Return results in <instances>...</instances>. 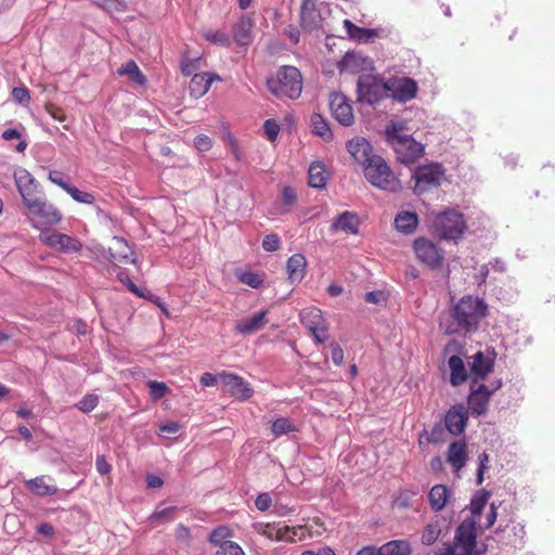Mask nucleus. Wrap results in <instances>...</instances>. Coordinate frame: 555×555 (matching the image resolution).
<instances>
[{"mask_svg": "<svg viewBox=\"0 0 555 555\" xmlns=\"http://www.w3.org/2000/svg\"><path fill=\"white\" fill-rule=\"evenodd\" d=\"M366 180L375 188L396 193L402 189L401 182L386 160L376 155L363 168Z\"/></svg>", "mask_w": 555, "mask_h": 555, "instance_id": "nucleus-4", "label": "nucleus"}, {"mask_svg": "<svg viewBox=\"0 0 555 555\" xmlns=\"http://www.w3.org/2000/svg\"><path fill=\"white\" fill-rule=\"evenodd\" d=\"M415 492L403 490L400 491L399 495L395 500V505L400 508H408L411 506V499L415 495Z\"/></svg>", "mask_w": 555, "mask_h": 555, "instance_id": "nucleus-53", "label": "nucleus"}, {"mask_svg": "<svg viewBox=\"0 0 555 555\" xmlns=\"http://www.w3.org/2000/svg\"><path fill=\"white\" fill-rule=\"evenodd\" d=\"M359 217L357 214L351 211H345L340 214L337 219L333 222L332 227L334 230H340L346 233L357 234L359 232Z\"/></svg>", "mask_w": 555, "mask_h": 555, "instance_id": "nucleus-31", "label": "nucleus"}, {"mask_svg": "<svg viewBox=\"0 0 555 555\" xmlns=\"http://www.w3.org/2000/svg\"><path fill=\"white\" fill-rule=\"evenodd\" d=\"M254 21L248 16H242L232 27L233 40L238 46H248L253 42Z\"/></svg>", "mask_w": 555, "mask_h": 555, "instance_id": "nucleus-24", "label": "nucleus"}, {"mask_svg": "<svg viewBox=\"0 0 555 555\" xmlns=\"http://www.w3.org/2000/svg\"><path fill=\"white\" fill-rule=\"evenodd\" d=\"M358 100L375 104L387 95L386 80L373 76H361L358 79Z\"/></svg>", "mask_w": 555, "mask_h": 555, "instance_id": "nucleus-9", "label": "nucleus"}, {"mask_svg": "<svg viewBox=\"0 0 555 555\" xmlns=\"http://www.w3.org/2000/svg\"><path fill=\"white\" fill-rule=\"evenodd\" d=\"M109 261L112 263H135L134 251L127 241L120 236H114L108 247Z\"/></svg>", "mask_w": 555, "mask_h": 555, "instance_id": "nucleus-18", "label": "nucleus"}, {"mask_svg": "<svg viewBox=\"0 0 555 555\" xmlns=\"http://www.w3.org/2000/svg\"><path fill=\"white\" fill-rule=\"evenodd\" d=\"M46 112L54 119V120H57V121H65L66 120V115L63 111V108L56 106L55 104L53 103H47L46 106Z\"/></svg>", "mask_w": 555, "mask_h": 555, "instance_id": "nucleus-55", "label": "nucleus"}, {"mask_svg": "<svg viewBox=\"0 0 555 555\" xmlns=\"http://www.w3.org/2000/svg\"><path fill=\"white\" fill-rule=\"evenodd\" d=\"M468 459L467 444L464 440H457L450 443L447 451V462L454 472H460Z\"/></svg>", "mask_w": 555, "mask_h": 555, "instance_id": "nucleus-23", "label": "nucleus"}, {"mask_svg": "<svg viewBox=\"0 0 555 555\" xmlns=\"http://www.w3.org/2000/svg\"><path fill=\"white\" fill-rule=\"evenodd\" d=\"M262 248L266 251H276L281 248V241L276 234H268L262 240Z\"/></svg>", "mask_w": 555, "mask_h": 555, "instance_id": "nucleus-51", "label": "nucleus"}, {"mask_svg": "<svg viewBox=\"0 0 555 555\" xmlns=\"http://www.w3.org/2000/svg\"><path fill=\"white\" fill-rule=\"evenodd\" d=\"M395 228L403 234H412L418 224V217L415 212L400 211L395 218Z\"/></svg>", "mask_w": 555, "mask_h": 555, "instance_id": "nucleus-32", "label": "nucleus"}, {"mask_svg": "<svg viewBox=\"0 0 555 555\" xmlns=\"http://www.w3.org/2000/svg\"><path fill=\"white\" fill-rule=\"evenodd\" d=\"M479 466L477 469V485H481L483 481V474L487 468V463L489 461V455L486 452H482L479 457Z\"/></svg>", "mask_w": 555, "mask_h": 555, "instance_id": "nucleus-61", "label": "nucleus"}, {"mask_svg": "<svg viewBox=\"0 0 555 555\" xmlns=\"http://www.w3.org/2000/svg\"><path fill=\"white\" fill-rule=\"evenodd\" d=\"M340 74H359L373 69V62L370 57L360 52H347L337 63Z\"/></svg>", "mask_w": 555, "mask_h": 555, "instance_id": "nucleus-14", "label": "nucleus"}, {"mask_svg": "<svg viewBox=\"0 0 555 555\" xmlns=\"http://www.w3.org/2000/svg\"><path fill=\"white\" fill-rule=\"evenodd\" d=\"M451 371L450 383L453 386H460L467 379V372L464 361L459 356H451L448 361Z\"/></svg>", "mask_w": 555, "mask_h": 555, "instance_id": "nucleus-34", "label": "nucleus"}, {"mask_svg": "<svg viewBox=\"0 0 555 555\" xmlns=\"http://www.w3.org/2000/svg\"><path fill=\"white\" fill-rule=\"evenodd\" d=\"M147 387L150 388L151 397L154 400H159L169 391L168 386L163 382L149 380Z\"/></svg>", "mask_w": 555, "mask_h": 555, "instance_id": "nucleus-46", "label": "nucleus"}, {"mask_svg": "<svg viewBox=\"0 0 555 555\" xmlns=\"http://www.w3.org/2000/svg\"><path fill=\"white\" fill-rule=\"evenodd\" d=\"M99 403V397L93 393H87L81 398V400L77 403V408L83 412L89 413L95 409Z\"/></svg>", "mask_w": 555, "mask_h": 555, "instance_id": "nucleus-45", "label": "nucleus"}, {"mask_svg": "<svg viewBox=\"0 0 555 555\" xmlns=\"http://www.w3.org/2000/svg\"><path fill=\"white\" fill-rule=\"evenodd\" d=\"M495 354L483 353L482 351L476 352L470 359L469 369L473 376V382L477 383L478 379H483L494 366Z\"/></svg>", "mask_w": 555, "mask_h": 555, "instance_id": "nucleus-20", "label": "nucleus"}, {"mask_svg": "<svg viewBox=\"0 0 555 555\" xmlns=\"http://www.w3.org/2000/svg\"><path fill=\"white\" fill-rule=\"evenodd\" d=\"M282 197H283L284 205L292 206L295 204V202L297 199V194L293 188L285 186L283 189Z\"/></svg>", "mask_w": 555, "mask_h": 555, "instance_id": "nucleus-63", "label": "nucleus"}, {"mask_svg": "<svg viewBox=\"0 0 555 555\" xmlns=\"http://www.w3.org/2000/svg\"><path fill=\"white\" fill-rule=\"evenodd\" d=\"M233 535L232 530L228 526H219L215 528L209 534V542L221 550L224 544H236V542L230 541L229 539Z\"/></svg>", "mask_w": 555, "mask_h": 555, "instance_id": "nucleus-39", "label": "nucleus"}, {"mask_svg": "<svg viewBox=\"0 0 555 555\" xmlns=\"http://www.w3.org/2000/svg\"><path fill=\"white\" fill-rule=\"evenodd\" d=\"M347 150L354 162L363 166V168L374 156L372 154L371 144L364 138H353L349 140L347 143Z\"/></svg>", "mask_w": 555, "mask_h": 555, "instance_id": "nucleus-21", "label": "nucleus"}, {"mask_svg": "<svg viewBox=\"0 0 555 555\" xmlns=\"http://www.w3.org/2000/svg\"><path fill=\"white\" fill-rule=\"evenodd\" d=\"M117 73L119 76H129V78L140 85L144 86L146 83V77L145 75L140 70L137 63L132 60L128 61L127 63L122 64L118 69Z\"/></svg>", "mask_w": 555, "mask_h": 555, "instance_id": "nucleus-36", "label": "nucleus"}, {"mask_svg": "<svg viewBox=\"0 0 555 555\" xmlns=\"http://www.w3.org/2000/svg\"><path fill=\"white\" fill-rule=\"evenodd\" d=\"M267 314L268 311L262 310L258 313H255L250 318L240 321L235 325L236 333L242 335H250L261 331L268 323Z\"/></svg>", "mask_w": 555, "mask_h": 555, "instance_id": "nucleus-26", "label": "nucleus"}, {"mask_svg": "<svg viewBox=\"0 0 555 555\" xmlns=\"http://www.w3.org/2000/svg\"><path fill=\"white\" fill-rule=\"evenodd\" d=\"M442 435H443V429L440 425H436L431 431H430V435H429V438H428V441L430 443H434V444H439L442 442Z\"/></svg>", "mask_w": 555, "mask_h": 555, "instance_id": "nucleus-64", "label": "nucleus"}, {"mask_svg": "<svg viewBox=\"0 0 555 555\" xmlns=\"http://www.w3.org/2000/svg\"><path fill=\"white\" fill-rule=\"evenodd\" d=\"M194 146L199 152L209 151L211 149V146H212V140L208 135H206V134H198L194 139Z\"/></svg>", "mask_w": 555, "mask_h": 555, "instance_id": "nucleus-56", "label": "nucleus"}, {"mask_svg": "<svg viewBox=\"0 0 555 555\" xmlns=\"http://www.w3.org/2000/svg\"><path fill=\"white\" fill-rule=\"evenodd\" d=\"M442 177L443 170L438 164L418 167L413 175L415 180L414 192L423 194L433 188H437L440 185Z\"/></svg>", "mask_w": 555, "mask_h": 555, "instance_id": "nucleus-12", "label": "nucleus"}, {"mask_svg": "<svg viewBox=\"0 0 555 555\" xmlns=\"http://www.w3.org/2000/svg\"><path fill=\"white\" fill-rule=\"evenodd\" d=\"M47 479L52 480L47 476H39L33 479L26 480V488L37 496H50L57 493L59 488L55 485L47 482Z\"/></svg>", "mask_w": 555, "mask_h": 555, "instance_id": "nucleus-29", "label": "nucleus"}, {"mask_svg": "<svg viewBox=\"0 0 555 555\" xmlns=\"http://www.w3.org/2000/svg\"><path fill=\"white\" fill-rule=\"evenodd\" d=\"M411 545L404 540H393L379 547V555H411Z\"/></svg>", "mask_w": 555, "mask_h": 555, "instance_id": "nucleus-37", "label": "nucleus"}, {"mask_svg": "<svg viewBox=\"0 0 555 555\" xmlns=\"http://www.w3.org/2000/svg\"><path fill=\"white\" fill-rule=\"evenodd\" d=\"M501 387V383L490 390L486 385L480 384L477 388L472 389L470 395L468 396L467 403L473 414L481 415L485 414L488 410V404L490 401V397L493 391Z\"/></svg>", "mask_w": 555, "mask_h": 555, "instance_id": "nucleus-16", "label": "nucleus"}, {"mask_svg": "<svg viewBox=\"0 0 555 555\" xmlns=\"http://www.w3.org/2000/svg\"><path fill=\"white\" fill-rule=\"evenodd\" d=\"M330 108L333 117L344 126H351L354 121L352 106L340 92H334L330 98Z\"/></svg>", "mask_w": 555, "mask_h": 555, "instance_id": "nucleus-15", "label": "nucleus"}, {"mask_svg": "<svg viewBox=\"0 0 555 555\" xmlns=\"http://www.w3.org/2000/svg\"><path fill=\"white\" fill-rule=\"evenodd\" d=\"M12 98L18 104H28L30 102V93L25 87L13 88Z\"/></svg>", "mask_w": 555, "mask_h": 555, "instance_id": "nucleus-52", "label": "nucleus"}, {"mask_svg": "<svg viewBox=\"0 0 555 555\" xmlns=\"http://www.w3.org/2000/svg\"><path fill=\"white\" fill-rule=\"evenodd\" d=\"M312 132L323 138L324 140L332 139V131L326 120L320 114H313L311 116Z\"/></svg>", "mask_w": 555, "mask_h": 555, "instance_id": "nucleus-40", "label": "nucleus"}, {"mask_svg": "<svg viewBox=\"0 0 555 555\" xmlns=\"http://www.w3.org/2000/svg\"><path fill=\"white\" fill-rule=\"evenodd\" d=\"M62 189L70 195V197L78 202V203H82V204H88V205H91L94 203L95 198L93 196L92 193H89V192H85V191H81L79 190L78 188L76 186H65V185H62Z\"/></svg>", "mask_w": 555, "mask_h": 555, "instance_id": "nucleus-42", "label": "nucleus"}, {"mask_svg": "<svg viewBox=\"0 0 555 555\" xmlns=\"http://www.w3.org/2000/svg\"><path fill=\"white\" fill-rule=\"evenodd\" d=\"M95 467L99 474L107 475L112 470L111 464L106 461L104 455H99L95 461Z\"/></svg>", "mask_w": 555, "mask_h": 555, "instance_id": "nucleus-62", "label": "nucleus"}, {"mask_svg": "<svg viewBox=\"0 0 555 555\" xmlns=\"http://www.w3.org/2000/svg\"><path fill=\"white\" fill-rule=\"evenodd\" d=\"M468 413L463 404L453 405L444 416L447 430L454 436L461 435L467 425Z\"/></svg>", "mask_w": 555, "mask_h": 555, "instance_id": "nucleus-17", "label": "nucleus"}, {"mask_svg": "<svg viewBox=\"0 0 555 555\" xmlns=\"http://www.w3.org/2000/svg\"><path fill=\"white\" fill-rule=\"evenodd\" d=\"M403 124L388 126L386 137L397 155V159L402 164H413L423 156L424 146L411 135L402 133Z\"/></svg>", "mask_w": 555, "mask_h": 555, "instance_id": "nucleus-3", "label": "nucleus"}, {"mask_svg": "<svg viewBox=\"0 0 555 555\" xmlns=\"http://www.w3.org/2000/svg\"><path fill=\"white\" fill-rule=\"evenodd\" d=\"M288 280L292 283H299L307 272V259L302 254H294L286 263Z\"/></svg>", "mask_w": 555, "mask_h": 555, "instance_id": "nucleus-28", "label": "nucleus"}, {"mask_svg": "<svg viewBox=\"0 0 555 555\" xmlns=\"http://www.w3.org/2000/svg\"><path fill=\"white\" fill-rule=\"evenodd\" d=\"M238 280L253 288H258L263 283L262 278L258 273L251 271L241 273L238 275Z\"/></svg>", "mask_w": 555, "mask_h": 555, "instance_id": "nucleus-48", "label": "nucleus"}, {"mask_svg": "<svg viewBox=\"0 0 555 555\" xmlns=\"http://www.w3.org/2000/svg\"><path fill=\"white\" fill-rule=\"evenodd\" d=\"M331 357L336 365L344 363V350L337 343L331 344Z\"/></svg>", "mask_w": 555, "mask_h": 555, "instance_id": "nucleus-60", "label": "nucleus"}, {"mask_svg": "<svg viewBox=\"0 0 555 555\" xmlns=\"http://www.w3.org/2000/svg\"><path fill=\"white\" fill-rule=\"evenodd\" d=\"M299 319L317 344H323L328 339V324L319 308L308 307L302 309Z\"/></svg>", "mask_w": 555, "mask_h": 555, "instance_id": "nucleus-8", "label": "nucleus"}, {"mask_svg": "<svg viewBox=\"0 0 555 555\" xmlns=\"http://www.w3.org/2000/svg\"><path fill=\"white\" fill-rule=\"evenodd\" d=\"M204 38L212 44L228 48L231 44L228 34L220 30L208 29L203 34Z\"/></svg>", "mask_w": 555, "mask_h": 555, "instance_id": "nucleus-43", "label": "nucleus"}, {"mask_svg": "<svg viewBox=\"0 0 555 555\" xmlns=\"http://www.w3.org/2000/svg\"><path fill=\"white\" fill-rule=\"evenodd\" d=\"M268 88L276 96L298 99L302 91L301 74L294 66H283L275 78L268 80Z\"/></svg>", "mask_w": 555, "mask_h": 555, "instance_id": "nucleus-5", "label": "nucleus"}, {"mask_svg": "<svg viewBox=\"0 0 555 555\" xmlns=\"http://www.w3.org/2000/svg\"><path fill=\"white\" fill-rule=\"evenodd\" d=\"M216 555H245L243 548L236 544H224L221 550H217Z\"/></svg>", "mask_w": 555, "mask_h": 555, "instance_id": "nucleus-58", "label": "nucleus"}, {"mask_svg": "<svg viewBox=\"0 0 555 555\" xmlns=\"http://www.w3.org/2000/svg\"><path fill=\"white\" fill-rule=\"evenodd\" d=\"M214 80H220V77L208 73L194 74L189 86L190 94L195 99L203 96Z\"/></svg>", "mask_w": 555, "mask_h": 555, "instance_id": "nucleus-27", "label": "nucleus"}, {"mask_svg": "<svg viewBox=\"0 0 555 555\" xmlns=\"http://www.w3.org/2000/svg\"><path fill=\"white\" fill-rule=\"evenodd\" d=\"M417 259L430 269H439L444 259L443 250L434 242L425 237H418L413 244Z\"/></svg>", "mask_w": 555, "mask_h": 555, "instance_id": "nucleus-11", "label": "nucleus"}, {"mask_svg": "<svg viewBox=\"0 0 555 555\" xmlns=\"http://www.w3.org/2000/svg\"><path fill=\"white\" fill-rule=\"evenodd\" d=\"M322 21L315 0H302L300 4V26L307 31H312L321 27Z\"/></svg>", "mask_w": 555, "mask_h": 555, "instance_id": "nucleus-19", "label": "nucleus"}, {"mask_svg": "<svg viewBox=\"0 0 555 555\" xmlns=\"http://www.w3.org/2000/svg\"><path fill=\"white\" fill-rule=\"evenodd\" d=\"M201 67V57L191 59L186 53L183 55L180 69L184 76L193 75Z\"/></svg>", "mask_w": 555, "mask_h": 555, "instance_id": "nucleus-44", "label": "nucleus"}, {"mask_svg": "<svg viewBox=\"0 0 555 555\" xmlns=\"http://www.w3.org/2000/svg\"><path fill=\"white\" fill-rule=\"evenodd\" d=\"M487 310L482 299L464 296L450 311L441 313L439 327L448 335L476 332Z\"/></svg>", "mask_w": 555, "mask_h": 555, "instance_id": "nucleus-1", "label": "nucleus"}, {"mask_svg": "<svg viewBox=\"0 0 555 555\" xmlns=\"http://www.w3.org/2000/svg\"><path fill=\"white\" fill-rule=\"evenodd\" d=\"M449 496H450V491L447 488V486H444V485L434 486L428 493V501H429L430 507L435 512L442 511L448 503Z\"/></svg>", "mask_w": 555, "mask_h": 555, "instance_id": "nucleus-33", "label": "nucleus"}, {"mask_svg": "<svg viewBox=\"0 0 555 555\" xmlns=\"http://www.w3.org/2000/svg\"><path fill=\"white\" fill-rule=\"evenodd\" d=\"M271 504H272V500H271V496L269 495V493H260L256 498V501H255L256 507L261 512L268 511L270 508Z\"/></svg>", "mask_w": 555, "mask_h": 555, "instance_id": "nucleus-59", "label": "nucleus"}, {"mask_svg": "<svg viewBox=\"0 0 555 555\" xmlns=\"http://www.w3.org/2000/svg\"><path fill=\"white\" fill-rule=\"evenodd\" d=\"M271 431L274 437H280L297 431V428L289 418L279 417L272 423Z\"/></svg>", "mask_w": 555, "mask_h": 555, "instance_id": "nucleus-41", "label": "nucleus"}, {"mask_svg": "<svg viewBox=\"0 0 555 555\" xmlns=\"http://www.w3.org/2000/svg\"><path fill=\"white\" fill-rule=\"evenodd\" d=\"M386 89L392 100L406 103L416 98L418 85L410 77H391L386 80Z\"/></svg>", "mask_w": 555, "mask_h": 555, "instance_id": "nucleus-10", "label": "nucleus"}, {"mask_svg": "<svg viewBox=\"0 0 555 555\" xmlns=\"http://www.w3.org/2000/svg\"><path fill=\"white\" fill-rule=\"evenodd\" d=\"M275 541H285L288 543L296 542V539L291 535V527L289 526H280L276 525L275 531H274Z\"/></svg>", "mask_w": 555, "mask_h": 555, "instance_id": "nucleus-50", "label": "nucleus"}, {"mask_svg": "<svg viewBox=\"0 0 555 555\" xmlns=\"http://www.w3.org/2000/svg\"><path fill=\"white\" fill-rule=\"evenodd\" d=\"M455 555H479L477 547V527L472 518L464 519L455 530L453 544L449 545Z\"/></svg>", "mask_w": 555, "mask_h": 555, "instance_id": "nucleus-6", "label": "nucleus"}, {"mask_svg": "<svg viewBox=\"0 0 555 555\" xmlns=\"http://www.w3.org/2000/svg\"><path fill=\"white\" fill-rule=\"evenodd\" d=\"M118 280L127 286V288L138 297H144V292L141 291L132 281L131 279L126 275L124 272H119L117 274Z\"/></svg>", "mask_w": 555, "mask_h": 555, "instance_id": "nucleus-54", "label": "nucleus"}, {"mask_svg": "<svg viewBox=\"0 0 555 555\" xmlns=\"http://www.w3.org/2000/svg\"><path fill=\"white\" fill-rule=\"evenodd\" d=\"M441 534V519L433 518L424 528L421 541L424 545L430 546L435 544Z\"/></svg>", "mask_w": 555, "mask_h": 555, "instance_id": "nucleus-35", "label": "nucleus"}, {"mask_svg": "<svg viewBox=\"0 0 555 555\" xmlns=\"http://www.w3.org/2000/svg\"><path fill=\"white\" fill-rule=\"evenodd\" d=\"M263 130L268 140L274 142L280 132V125L275 119H267L263 124Z\"/></svg>", "mask_w": 555, "mask_h": 555, "instance_id": "nucleus-49", "label": "nucleus"}, {"mask_svg": "<svg viewBox=\"0 0 555 555\" xmlns=\"http://www.w3.org/2000/svg\"><path fill=\"white\" fill-rule=\"evenodd\" d=\"M14 180L23 203L38 194L37 185L33 176L25 169H20L14 173Z\"/></svg>", "mask_w": 555, "mask_h": 555, "instance_id": "nucleus-25", "label": "nucleus"}, {"mask_svg": "<svg viewBox=\"0 0 555 555\" xmlns=\"http://www.w3.org/2000/svg\"><path fill=\"white\" fill-rule=\"evenodd\" d=\"M177 509L176 506H170V507H166V508H163L160 511H155L151 516H150V520L152 522L154 521H157V520H170V517L172 515V513Z\"/></svg>", "mask_w": 555, "mask_h": 555, "instance_id": "nucleus-57", "label": "nucleus"}, {"mask_svg": "<svg viewBox=\"0 0 555 555\" xmlns=\"http://www.w3.org/2000/svg\"><path fill=\"white\" fill-rule=\"evenodd\" d=\"M330 179V172L322 162H313L308 171V183L314 189H324Z\"/></svg>", "mask_w": 555, "mask_h": 555, "instance_id": "nucleus-30", "label": "nucleus"}, {"mask_svg": "<svg viewBox=\"0 0 555 555\" xmlns=\"http://www.w3.org/2000/svg\"><path fill=\"white\" fill-rule=\"evenodd\" d=\"M39 240L50 248L65 254L79 253L82 248L79 240L60 232L42 231L39 234Z\"/></svg>", "mask_w": 555, "mask_h": 555, "instance_id": "nucleus-13", "label": "nucleus"}, {"mask_svg": "<svg viewBox=\"0 0 555 555\" xmlns=\"http://www.w3.org/2000/svg\"><path fill=\"white\" fill-rule=\"evenodd\" d=\"M489 499L488 492H480L476 494L470 502V511L473 515H480L483 507L487 504V501Z\"/></svg>", "mask_w": 555, "mask_h": 555, "instance_id": "nucleus-47", "label": "nucleus"}, {"mask_svg": "<svg viewBox=\"0 0 555 555\" xmlns=\"http://www.w3.org/2000/svg\"><path fill=\"white\" fill-rule=\"evenodd\" d=\"M434 229L439 236L456 241L463 236L466 230V222L461 212L447 210L436 216Z\"/></svg>", "mask_w": 555, "mask_h": 555, "instance_id": "nucleus-7", "label": "nucleus"}, {"mask_svg": "<svg viewBox=\"0 0 555 555\" xmlns=\"http://www.w3.org/2000/svg\"><path fill=\"white\" fill-rule=\"evenodd\" d=\"M344 27L348 37L357 41L369 40L376 37L377 35L376 30L359 27L354 25L350 20L344 21Z\"/></svg>", "mask_w": 555, "mask_h": 555, "instance_id": "nucleus-38", "label": "nucleus"}, {"mask_svg": "<svg viewBox=\"0 0 555 555\" xmlns=\"http://www.w3.org/2000/svg\"><path fill=\"white\" fill-rule=\"evenodd\" d=\"M23 204L26 207L25 216L31 227L41 232L48 231L50 227L59 224L63 218L59 208L38 194L28 198Z\"/></svg>", "mask_w": 555, "mask_h": 555, "instance_id": "nucleus-2", "label": "nucleus"}, {"mask_svg": "<svg viewBox=\"0 0 555 555\" xmlns=\"http://www.w3.org/2000/svg\"><path fill=\"white\" fill-rule=\"evenodd\" d=\"M221 376L231 396L241 400L249 399L253 396V388L243 377L235 374H222Z\"/></svg>", "mask_w": 555, "mask_h": 555, "instance_id": "nucleus-22", "label": "nucleus"}]
</instances>
